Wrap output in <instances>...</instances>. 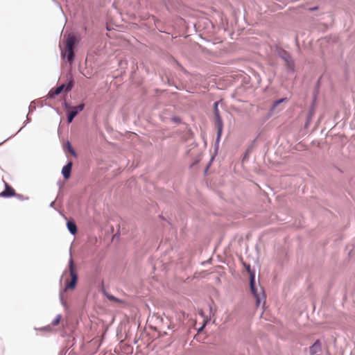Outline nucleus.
I'll return each mask as SVG.
<instances>
[{"instance_id":"nucleus-1","label":"nucleus","mask_w":355,"mask_h":355,"mask_svg":"<svg viewBox=\"0 0 355 355\" xmlns=\"http://www.w3.org/2000/svg\"><path fill=\"white\" fill-rule=\"evenodd\" d=\"M276 53L278 57L284 61L287 72L288 73H294L295 70V64L290 53L281 47L276 48Z\"/></svg>"},{"instance_id":"nucleus-2","label":"nucleus","mask_w":355,"mask_h":355,"mask_svg":"<svg viewBox=\"0 0 355 355\" xmlns=\"http://www.w3.org/2000/svg\"><path fill=\"white\" fill-rule=\"evenodd\" d=\"M69 270L71 279L66 280L65 290H73L75 288L77 284L78 275L72 258L70 259L69 262Z\"/></svg>"},{"instance_id":"nucleus-3","label":"nucleus","mask_w":355,"mask_h":355,"mask_svg":"<svg viewBox=\"0 0 355 355\" xmlns=\"http://www.w3.org/2000/svg\"><path fill=\"white\" fill-rule=\"evenodd\" d=\"M73 87V79L72 76H70L67 79V82L66 83H62L58 87H57L55 89H51L49 92V97L50 98H55V96L59 95L62 91L65 90L66 92H69L72 89Z\"/></svg>"},{"instance_id":"nucleus-4","label":"nucleus","mask_w":355,"mask_h":355,"mask_svg":"<svg viewBox=\"0 0 355 355\" xmlns=\"http://www.w3.org/2000/svg\"><path fill=\"white\" fill-rule=\"evenodd\" d=\"M85 105L83 103L79 104L77 106L69 107L67 112V120L69 123H71L76 115L83 110Z\"/></svg>"},{"instance_id":"nucleus-5","label":"nucleus","mask_w":355,"mask_h":355,"mask_svg":"<svg viewBox=\"0 0 355 355\" xmlns=\"http://www.w3.org/2000/svg\"><path fill=\"white\" fill-rule=\"evenodd\" d=\"M4 183L5 189L4 191L0 192V197L10 198L14 196L17 197L19 200H28V198H24L21 195L16 193L13 188L8 185L6 182H4Z\"/></svg>"},{"instance_id":"nucleus-6","label":"nucleus","mask_w":355,"mask_h":355,"mask_svg":"<svg viewBox=\"0 0 355 355\" xmlns=\"http://www.w3.org/2000/svg\"><path fill=\"white\" fill-rule=\"evenodd\" d=\"M214 123L217 128V136L216 138V146L218 148L223 129V122L220 116H214Z\"/></svg>"},{"instance_id":"nucleus-7","label":"nucleus","mask_w":355,"mask_h":355,"mask_svg":"<svg viewBox=\"0 0 355 355\" xmlns=\"http://www.w3.org/2000/svg\"><path fill=\"white\" fill-rule=\"evenodd\" d=\"M315 99L314 98L313 101L309 110V112H308V114L306 116V121L304 124L305 128H307L309 127V125H310L311 120L315 115Z\"/></svg>"},{"instance_id":"nucleus-8","label":"nucleus","mask_w":355,"mask_h":355,"mask_svg":"<svg viewBox=\"0 0 355 355\" xmlns=\"http://www.w3.org/2000/svg\"><path fill=\"white\" fill-rule=\"evenodd\" d=\"M310 353L311 355H322V346L320 340H317L310 347Z\"/></svg>"},{"instance_id":"nucleus-9","label":"nucleus","mask_w":355,"mask_h":355,"mask_svg":"<svg viewBox=\"0 0 355 355\" xmlns=\"http://www.w3.org/2000/svg\"><path fill=\"white\" fill-rule=\"evenodd\" d=\"M72 168V162H69L64 165L62 169V175L64 179H68L70 177Z\"/></svg>"},{"instance_id":"nucleus-10","label":"nucleus","mask_w":355,"mask_h":355,"mask_svg":"<svg viewBox=\"0 0 355 355\" xmlns=\"http://www.w3.org/2000/svg\"><path fill=\"white\" fill-rule=\"evenodd\" d=\"M254 284H255L254 283V275H251V277H250V289H251V291H252V294L254 295V296L257 298V304H259L260 303V300H259L258 294L257 293Z\"/></svg>"},{"instance_id":"nucleus-11","label":"nucleus","mask_w":355,"mask_h":355,"mask_svg":"<svg viewBox=\"0 0 355 355\" xmlns=\"http://www.w3.org/2000/svg\"><path fill=\"white\" fill-rule=\"evenodd\" d=\"M75 43V36L69 35L66 41V49H74Z\"/></svg>"},{"instance_id":"nucleus-12","label":"nucleus","mask_w":355,"mask_h":355,"mask_svg":"<svg viewBox=\"0 0 355 355\" xmlns=\"http://www.w3.org/2000/svg\"><path fill=\"white\" fill-rule=\"evenodd\" d=\"M64 57L67 58L69 63L71 64L74 60L75 54L73 49H66V52L64 54Z\"/></svg>"},{"instance_id":"nucleus-13","label":"nucleus","mask_w":355,"mask_h":355,"mask_svg":"<svg viewBox=\"0 0 355 355\" xmlns=\"http://www.w3.org/2000/svg\"><path fill=\"white\" fill-rule=\"evenodd\" d=\"M69 231L72 234H75L77 232V227L74 222L68 221L67 223Z\"/></svg>"},{"instance_id":"nucleus-14","label":"nucleus","mask_w":355,"mask_h":355,"mask_svg":"<svg viewBox=\"0 0 355 355\" xmlns=\"http://www.w3.org/2000/svg\"><path fill=\"white\" fill-rule=\"evenodd\" d=\"M255 141H256V140H254L252 144L246 149V150L243 155V159H242L243 162H245L248 159L249 155L252 150V148Z\"/></svg>"},{"instance_id":"nucleus-15","label":"nucleus","mask_w":355,"mask_h":355,"mask_svg":"<svg viewBox=\"0 0 355 355\" xmlns=\"http://www.w3.org/2000/svg\"><path fill=\"white\" fill-rule=\"evenodd\" d=\"M64 149L70 153L72 155L76 156V153L73 149L71 144L69 141H67L64 146Z\"/></svg>"},{"instance_id":"nucleus-16","label":"nucleus","mask_w":355,"mask_h":355,"mask_svg":"<svg viewBox=\"0 0 355 355\" xmlns=\"http://www.w3.org/2000/svg\"><path fill=\"white\" fill-rule=\"evenodd\" d=\"M286 100V98H280V99H278L275 101L273 102L272 103V105L270 108V112H275L276 107L279 105L281 104L282 103H283L284 101H285Z\"/></svg>"},{"instance_id":"nucleus-17","label":"nucleus","mask_w":355,"mask_h":355,"mask_svg":"<svg viewBox=\"0 0 355 355\" xmlns=\"http://www.w3.org/2000/svg\"><path fill=\"white\" fill-rule=\"evenodd\" d=\"M220 101H216L214 103V116H220L219 110H218V104Z\"/></svg>"},{"instance_id":"nucleus-18","label":"nucleus","mask_w":355,"mask_h":355,"mask_svg":"<svg viewBox=\"0 0 355 355\" xmlns=\"http://www.w3.org/2000/svg\"><path fill=\"white\" fill-rule=\"evenodd\" d=\"M61 318H62V315H58L56 316V318L53 320V322L51 323L52 325L53 326L58 325L60 323Z\"/></svg>"},{"instance_id":"nucleus-19","label":"nucleus","mask_w":355,"mask_h":355,"mask_svg":"<svg viewBox=\"0 0 355 355\" xmlns=\"http://www.w3.org/2000/svg\"><path fill=\"white\" fill-rule=\"evenodd\" d=\"M171 121L175 123H180L182 122L181 118L178 116H173L171 118Z\"/></svg>"},{"instance_id":"nucleus-20","label":"nucleus","mask_w":355,"mask_h":355,"mask_svg":"<svg viewBox=\"0 0 355 355\" xmlns=\"http://www.w3.org/2000/svg\"><path fill=\"white\" fill-rule=\"evenodd\" d=\"M107 298H108L110 300H111V301H114V302H119V303L123 302V301H122V300H119V299H118V298L115 297H114V296H113V295H108V296H107Z\"/></svg>"},{"instance_id":"nucleus-21","label":"nucleus","mask_w":355,"mask_h":355,"mask_svg":"<svg viewBox=\"0 0 355 355\" xmlns=\"http://www.w3.org/2000/svg\"><path fill=\"white\" fill-rule=\"evenodd\" d=\"M29 112H33L35 110V105L34 101H32L28 107Z\"/></svg>"},{"instance_id":"nucleus-22","label":"nucleus","mask_w":355,"mask_h":355,"mask_svg":"<svg viewBox=\"0 0 355 355\" xmlns=\"http://www.w3.org/2000/svg\"><path fill=\"white\" fill-rule=\"evenodd\" d=\"M64 106L65 107L66 109H69V107H71L68 103H67L66 101L64 103Z\"/></svg>"},{"instance_id":"nucleus-23","label":"nucleus","mask_w":355,"mask_h":355,"mask_svg":"<svg viewBox=\"0 0 355 355\" xmlns=\"http://www.w3.org/2000/svg\"><path fill=\"white\" fill-rule=\"evenodd\" d=\"M30 121H31V119L28 116H26V119L25 121L26 124H28V123H30Z\"/></svg>"},{"instance_id":"nucleus-24","label":"nucleus","mask_w":355,"mask_h":355,"mask_svg":"<svg viewBox=\"0 0 355 355\" xmlns=\"http://www.w3.org/2000/svg\"><path fill=\"white\" fill-rule=\"evenodd\" d=\"M315 9H316V8H311V10H315Z\"/></svg>"},{"instance_id":"nucleus-25","label":"nucleus","mask_w":355,"mask_h":355,"mask_svg":"<svg viewBox=\"0 0 355 355\" xmlns=\"http://www.w3.org/2000/svg\"><path fill=\"white\" fill-rule=\"evenodd\" d=\"M1 144V143H0V145Z\"/></svg>"}]
</instances>
